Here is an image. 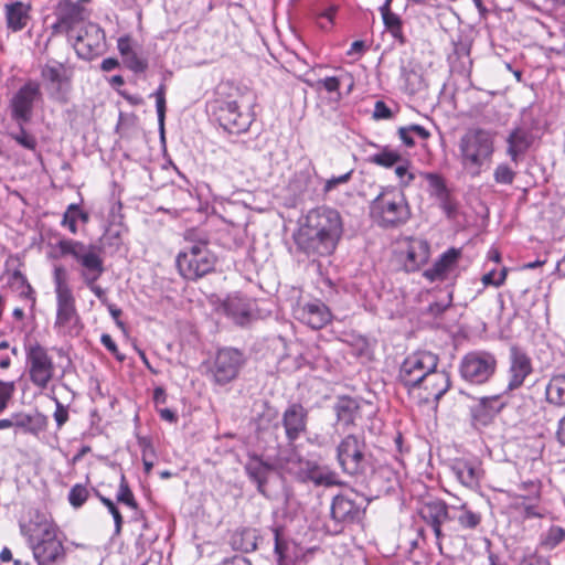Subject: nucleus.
Returning a JSON list of instances; mask_svg holds the SVG:
<instances>
[{
    "instance_id": "1",
    "label": "nucleus",
    "mask_w": 565,
    "mask_h": 565,
    "mask_svg": "<svg viewBox=\"0 0 565 565\" xmlns=\"http://www.w3.org/2000/svg\"><path fill=\"white\" fill-rule=\"evenodd\" d=\"M343 234V222L340 213L332 207L319 206L305 216L303 223L294 235L298 249L308 257L331 255Z\"/></svg>"
},
{
    "instance_id": "2",
    "label": "nucleus",
    "mask_w": 565,
    "mask_h": 565,
    "mask_svg": "<svg viewBox=\"0 0 565 565\" xmlns=\"http://www.w3.org/2000/svg\"><path fill=\"white\" fill-rule=\"evenodd\" d=\"M494 136L491 131L472 127L467 129L457 142L456 158L471 178L479 177L492 163Z\"/></svg>"
},
{
    "instance_id": "3",
    "label": "nucleus",
    "mask_w": 565,
    "mask_h": 565,
    "mask_svg": "<svg viewBox=\"0 0 565 565\" xmlns=\"http://www.w3.org/2000/svg\"><path fill=\"white\" fill-rule=\"evenodd\" d=\"M21 534L26 537L38 565H61L65 561V548L57 537L58 529L50 520L29 521L20 524Z\"/></svg>"
},
{
    "instance_id": "4",
    "label": "nucleus",
    "mask_w": 565,
    "mask_h": 565,
    "mask_svg": "<svg viewBox=\"0 0 565 565\" xmlns=\"http://www.w3.org/2000/svg\"><path fill=\"white\" fill-rule=\"evenodd\" d=\"M371 217L382 227H397L411 217V209L403 190H383L370 205Z\"/></svg>"
},
{
    "instance_id": "5",
    "label": "nucleus",
    "mask_w": 565,
    "mask_h": 565,
    "mask_svg": "<svg viewBox=\"0 0 565 565\" xmlns=\"http://www.w3.org/2000/svg\"><path fill=\"white\" fill-rule=\"evenodd\" d=\"M57 248L62 256H71L77 263L83 281L103 276L105 266L99 246L65 238L57 243Z\"/></svg>"
},
{
    "instance_id": "6",
    "label": "nucleus",
    "mask_w": 565,
    "mask_h": 565,
    "mask_svg": "<svg viewBox=\"0 0 565 565\" xmlns=\"http://www.w3.org/2000/svg\"><path fill=\"white\" fill-rule=\"evenodd\" d=\"M216 264L215 255L203 239L189 242L177 256V267L182 277L196 280L211 273Z\"/></svg>"
},
{
    "instance_id": "7",
    "label": "nucleus",
    "mask_w": 565,
    "mask_h": 565,
    "mask_svg": "<svg viewBox=\"0 0 565 565\" xmlns=\"http://www.w3.org/2000/svg\"><path fill=\"white\" fill-rule=\"evenodd\" d=\"M337 460L342 471L350 476H366L373 470L372 456L364 437L350 434L337 446Z\"/></svg>"
},
{
    "instance_id": "8",
    "label": "nucleus",
    "mask_w": 565,
    "mask_h": 565,
    "mask_svg": "<svg viewBox=\"0 0 565 565\" xmlns=\"http://www.w3.org/2000/svg\"><path fill=\"white\" fill-rule=\"evenodd\" d=\"M418 515L434 533L440 552L444 541L457 537L455 516L445 501L433 499L423 502L418 508Z\"/></svg>"
},
{
    "instance_id": "9",
    "label": "nucleus",
    "mask_w": 565,
    "mask_h": 565,
    "mask_svg": "<svg viewBox=\"0 0 565 565\" xmlns=\"http://www.w3.org/2000/svg\"><path fill=\"white\" fill-rule=\"evenodd\" d=\"M213 116L218 125L230 134L246 132L254 121V114L238 99H220L213 106Z\"/></svg>"
},
{
    "instance_id": "10",
    "label": "nucleus",
    "mask_w": 565,
    "mask_h": 565,
    "mask_svg": "<svg viewBox=\"0 0 565 565\" xmlns=\"http://www.w3.org/2000/svg\"><path fill=\"white\" fill-rule=\"evenodd\" d=\"M438 356L428 351H418L408 355L399 367L398 382L409 392L416 390L418 383L428 372L435 371Z\"/></svg>"
},
{
    "instance_id": "11",
    "label": "nucleus",
    "mask_w": 565,
    "mask_h": 565,
    "mask_svg": "<svg viewBox=\"0 0 565 565\" xmlns=\"http://www.w3.org/2000/svg\"><path fill=\"white\" fill-rule=\"evenodd\" d=\"M25 359L32 384L40 390L46 388L55 372L54 362L47 349L39 343L30 344L25 349Z\"/></svg>"
},
{
    "instance_id": "12",
    "label": "nucleus",
    "mask_w": 565,
    "mask_h": 565,
    "mask_svg": "<svg viewBox=\"0 0 565 565\" xmlns=\"http://www.w3.org/2000/svg\"><path fill=\"white\" fill-rule=\"evenodd\" d=\"M497 370L494 354L486 351H473L467 353L460 363L462 379L471 384H483L488 382Z\"/></svg>"
},
{
    "instance_id": "13",
    "label": "nucleus",
    "mask_w": 565,
    "mask_h": 565,
    "mask_svg": "<svg viewBox=\"0 0 565 565\" xmlns=\"http://www.w3.org/2000/svg\"><path fill=\"white\" fill-rule=\"evenodd\" d=\"M83 324L76 309V300L73 292L62 289L56 296V318L54 329L63 335H78Z\"/></svg>"
},
{
    "instance_id": "14",
    "label": "nucleus",
    "mask_w": 565,
    "mask_h": 565,
    "mask_svg": "<svg viewBox=\"0 0 565 565\" xmlns=\"http://www.w3.org/2000/svg\"><path fill=\"white\" fill-rule=\"evenodd\" d=\"M105 39L104 30L98 24L85 22L68 40L81 58L92 60L104 52Z\"/></svg>"
},
{
    "instance_id": "15",
    "label": "nucleus",
    "mask_w": 565,
    "mask_h": 565,
    "mask_svg": "<svg viewBox=\"0 0 565 565\" xmlns=\"http://www.w3.org/2000/svg\"><path fill=\"white\" fill-rule=\"evenodd\" d=\"M521 493L515 501V509L524 519H543L550 514V508L541 497V482L531 480L522 482Z\"/></svg>"
},
{
    "instance_id": "16",
    "label": "nucleus",
    "mask_w": 565,
    "mask_h": 565,
    "mask_svg": "<svg viewBox=\"0 0 565 565\" xmlns=\"http://www.w3.org/2000/svg\"><path fill=\"white\" fill-rule=\"evenodd\" d=\"M245 362L244 354L233 348L220 349L215 355L211 373L218 385H225L235 380Z\"/></svg>"
},
{
    "instance_id": "17",
    "label": "nucleus",
    "mask_w": 565,
    "mask_h": 565,
    "mask_svg": "<svg viewBox=\"0 0 565 565\" xmlns=\"http://www.w3.org/2000/svg\"><path fill=\"white\" fill-rule=\"evenodd\" d=\"M40 84L35 81H28L13 95L10 106L11 116L19 124H26L31 120L34 105L41 99Z\"/></svg>"
},
{
    "instance_id": "18",
    "label": "nucleus",
    "mask_w": 565,
    "mask_h": 565,
    "mask_svg": "<svg viewBox=\"0 0 565 565\" xmlns=\"http://www.w3.org/2000/svg\"><path fill=\"white\" fill-rule=\"evenodd\" d=\"M367 500L355 491L338 494L331 503V516L338 523H353L360 520Z\"/></svg>"
},
{
    "instance_id": "19",
    "label": "nucleus",
    "mask_w": 565,
    "mask_h": 565,
    "mask_svg": "<svg viewBox=\"0 0 565 565\" xmlns=\"http://www.w3.org/2000/svg\"><path fill=\"white\" fill-rule=\"evenodd\" d=\"M299 463L297 477L302 482H311L315 487L330 488L341 486L339 475L327 465H320L311 460H302L298 456L292 457Z\"/></svg>"
},
{
    "instance_id": "20",
    "label": "nucleus",
    "mask_w": 565,
    "mask_h": 565,
    "mask_svg": "<svg viewBox=\"0 0 565 565\" xmlns=\"http://www.w3.org/2000/svg\"><path fill=\"white\" fill-rule=\"evenodd\" d=\"M508 362L505 392H513L522 387L525 380L533 373V364L531 356L516 345L510 348Z\"/></svg>"
},
{
    "instance_id": "21",
    "label": "nucleus",
    "mask_w": 565,
    "mask_h": 565,
    "mask_svg": "<svg viewBox=\"0 0 565 565\" xmlns=\"http://www.w3.org/2000/svg\"><path fill=\"white\" fill-rule=\"evenodd\" d=\"M85 22L82 7L72 1H63L57 7L52 31L54 34H66L70 39Z\"/></svg>"
},
{
    "instance_id": "22",
    "label": "nucleus",
    "mask_w": 565,
    "mask_h": 565,
    "mask_svg": "<svg viewBox=\"0 0 565 565\" xmlns=\"http://www.w3.org/2000/svg\"><path fill=\"white\" fill-rule=\"evenodd\" d=\"M294 316L301 323L315 330L322 329L332 320V313L328 306L318 299L298 305L294 310Z\"/></svg>"
},
{
    "instance_id": "23",
    "label": "nucleus",
    "mask_w": 565,
    "mask_h": 565,
    "mask_svg": "<svg viewBox=\"0 0 565 565\" xmlns=\"http://www.w3.org/2000/svg\"><path fill=\"white\" fill-rule=\"evenodd\" d=\"M308 411L299 403L290 404L284 412L281 423L289 444L295 443L307 429Z\"/></svg>"
},
{
    "instance_id": "24",
    "label": "nucleus",
    "mask_w": 565,
    "mask_h": 565,
    "mask_svg": "<svg viewBox=\"0 0 565 565\" xmlns=\"http://www.w3.org/2000/svg\"><path fill=\"white\" fill-rule=\"evenodd\" d=\"M450 470L463 487L470 490L479 488L483 470L478 460L456 458L451 461Z\"/></svg>"
},
{
    "instance_id": "25",
    "label": "nucleus",
    "mask_w": 565,
    "mask_h": 565,
    "mask_svg": "<svg viewBox=\"0 0 565 565\" xmlns=\"http://www.w3.org/2000/svg\"><path fill=\"white\" fill-rule=\"evenodd\" d=\"M534 141L532 131L523 126L513 128L507 136V154L511 162L519 164Z\"/></svg>"
},
{
    "instance_id": "26",
    "label": "nucleus",
    "mask_w": 565,
    "mask_h": 565,
    "mask_svg": "<svg viewBox=\"0 0 565 565\" xmlns=\"http://www.w3.org/2000/svg\"><path fill=\"white\" fill-rule=\"evenodd\" d=\"M450 387V377L446 371H438L437 367L435 371H430L426 376L418 383L416 390H423L424 395L423 399L426 402L429 401H439L444 394Z\"/></svg>"
},
{
    "instance_id": "27",
    "label": "nucleus",
    "mask_w": 565,
    "mask_h": 565,
    "mask_svg": "<svg viewBox=\"0 0 565 565\" xmlns=\"http://www.w3.org/2000/svg\"><path fill=\"white\" fill-rule=\"evenodd\" d=\"M315 169L310 166L294 173L287 185V191L294 202L312 198L315 192Z\"/></svg>"
},
{
    "instance_id": "28",
    "label": "nucleus",
    "mask_w": 565,
    "mask_h": 565,
    "mask_svg": "<svg viewBox=\"0 0 565 565\" xmlns=\"http://www.w3.org/2000/svg\"><path fill=\"white\" fill-rule=\"evenodd\" d=\"M461 250L449 248L434 263L433 267L424 271V276L429 281L444 280L454 274L458 266Z\"/></svg>"
},
{
    "instance_id": "29",
    "label": "nucleus",
    "mask_w": 565,
    "mask_h": 565,
    "mask_svg": "<svg viewBox=\"0 0 565 565\" xmlns=\"http://www.w3.org/2000/svg\"><path fill=\"white\" fill-rule=\"evenodd\" d=\"M222 307L224 313L236 324L245 326L250 321L252 306L245 297L239 295L228 296Z\"/></svg>"
},
{
    "instance_id": "30",
    "label": "nucleus",
    "mask_w": 565,
    "mask_h": 565,
    "mask_svg": "<svg viewBox=\"0 0 565 565\" xmlns=\"http://www.w3.org/2000/svg\"><path fill=\"white\" fill-rule=\"evenodd\" d=\"M31 4L13 1L4 6L7 26L12 32L22 31L31 19Z\"/></svg>"
},
{
    "instance_id": "31",
    "label": "nucleus",
    "mask_w": 565,
    "mask_h": 565,
    "mask_svg": "<svg viewBox=\"0 0 565 565\" xmlns=\"http://www.w3.org/2000/svg\"><path fill=\"white\" fill-rule=\"evenodd\" d=\"M273 470V466L264 461L257 455H250L245 465L247 476L256 483L257 490L263 495H266V482L268 473Z\"/></svg>"
},
{
    "instance_id": "32",
    "label": "nucleus",
    "mask_w": 565,
    "mask_h": 565,
    "mask_svg": "<svg viewBox=\"0 0 565 565\" xmlns=\"http://www.w3.org/2000/svg\"><path fill=\"white\" fill-rule=\"evenodd\" d=\"M405 267L408 271L417 270L429 258V245L420 238L409 239L406 248Z\"/></svg>"
},
{
    "instance_id": "33",
    "label": "nucleus",
    "mask_w": 565,
    "mask_h": 565,
    "mask_svg": "<svg viewBox=\"0 0 565 565\" xmlns=\"http://www.w3.org/2000/svg\"><path fill=\"white\" fill-rule=\"evenodd\" d=\"M370 472L372 473L370 483L379 492H390L398 483L397 473L390 466H380L376 469L373 467V470Z\"/></svg>"
},
{
    "instance_id": "34",
    "label": "nucleus",
    "mask_w": 565,
    "mask_h": 565,
    "mask_svg": "<svg viewBox=\"0 0 565 565\" xmlns=\"http://www.w3.org/2000/svg\"><path fill=\"white\" fill-rule=\"evenodd\" d=\"M393 0H385V2L380 7V13L382 15V20L385 26V30L399 43L405 42L404 33H403V21L402 18L394 13L391 9Z\"/></svg>"
},
{
    "instance_id": "35",
    "label": "nucleus",
    "mask_w": 565,
    "mask_h": 565,
    "mask_svg": "<svg viewBox=\"0 0 565 565\" xmlns=\"http://www.w3.org/2000/svg\"><path fill=\"white\" fill-rule=\"evenodd\" d=\"M451 511L454 512L451 515L455 516L457 523V525H455L457 532H459V530L473 531L481 523V514L469 509L467 503H462L459 507H451ZM457 536H459V533H457Z\"/></svg>"
},
{
    "instance_id": "36",
    "label": "nucleus",
    "mask_w": 565,
    "mask_h": 565,
    "mask_svg": "<svg viewBox=\"0 0 565 565\" xmlns=\"http://www.w3.org/2000/svg\"><path fill=\"white\" fill-rule=\"evenodd\" d=\"M334 412L337 414L338 422L349 426L354 424L360 412V405L356 399L343 396L337 401Z\"/></svg>"
},
{
    "instance_id": "37",
    "label": "nucleus",
    "mask_w": 565,
    "mask_h": 565,
    "mask_svg": "<svg viewBox=\"0 0 565 565\" xmlns=\"http://www.w3.org/2000/svg\"><path fill=\"white\" fill-rule=\"evenodd\" d=\"M545 395L550 404L565 407V374L552 376L546 385Z\"/></svg>"
},
{
    "instance_id": "38",
    "label": "nucleus",
    "mask_w": 565,
    "mask_h": 565,
    "mask_svg": "<svg viewBox=\"0 0 565 565\" xmlns=\"http://www.w3.org/2000/svg\"><path fill=\"white\" fill-rule=\"evenodd\" d=\"M273 533L278 565H294V556L290 554V543L284 539L280 529H273Z\"/></svg>"
},
{
    "instance_id": "39",
    "label": "nucleus",
    "mask_w": 565,
    "mask_h": 565,
    "mask_svg": "<svg viewBox=\"0 0 565 565\" xmlns=\"http://www.w3.org/2000/svg\"><path fill=\"white\" fill-rule=\"evenodd\" d=\"M231 544L234 550L242 551L245 553L255 551L257 547L255 531L249 529L236 531L232 535Z\"/></svg>"
},
{
    "instance_id": "40",
    "label": "nucleus",
    "mask_w": 565,
    "mask_h": 565,
    "mask_svg": "<svg viewBox=\"0 0 565 565\" xmlns=\"http://www.w3.org/2000/svg\"><path fill=\"white\" fill-rule=\"evenodd\" d=\"M398 136L407 147H413L415 145V136L422 140H426L430 137V132L420 125H411L407 127H401L398 129Z\"/></svg>"
},
{
    "instance_id": "41",
    "label": "nucleus",
    "mask_w": 565,
    "mask_h": 565,
    "mask_svg": "<svg viewBox=\"0 0 565 565\" xmlns=\"http://www.w3.org/2000/svg\"><path fill=\"white\" fill-rule=\"evenodd\" d=\"M370 161L376 166L392 168L403 161L402 156L388 148H383L379 153L373 154Z\"/></svg>"
},
{
    "instance_id": "42",
    "label": "nucleus",
    "mask_w": 565,
    "mask_h": 565,
    "mask_svg": "<svg viewBox=\"0 0 565 565\" xmlns=\"http://www.w3.org/2000/svg\"><path fill=\"white\" fill-rule=\"evenodd\" d=\"M500 407L498 396L481 397L478 406L473 409V416L476 418L481 416L491 417L499 412Z\"/></svg>"
},
{
    "instance_id": "43",
    "label": "nucleus",
    "mask_w": 565,
    "mask_h": 565,
    "mask_svg": "<svg viewBox=\"0 0 565 565\" xmlns=\"http://www.w3.org/2000/svg\"><path fill=\"white\" fill-rule=\"evenodd\" d=\"M42 76L61 88L65 82V67L61 63L47 64L42 70Z\"/></svg>"
},
{
    "instance_id": "44",
    "label": "nucleus",
    "mask_w": 565,
    "mask_h": 565,
    "mask_svg": "<svg viewBox=\"0 0 565 565\" xmlns=\"http://www.w3.org/2000/svg\"><path fill=\"white\" fill-rule=\"evenodd\" d=\"M116 500L119 503H124L127 507L138 510V503L135 500L134 493L130 490L126 477L121 475L119 488L116 494Z\"/></svg>"
},
{
    "instance_id": "45",
    "label": "nucleus",
    "mask_w": 565,
    "mask_h": 565,
    "mask_svg": "<svg viewBox=\"0 0 565 565\" xmlns=\"http://www.w3.org/2000/svg\"><path fill=\"white\" fill-rule=\"evenodd\" d=\"M311 87L316 88L317 90L323 88L328 93H335L337 94V100L341 99V93H340V86H341V78L335 76H329L322 79L317 81L316 83H308Z\"/></svg>"
},
{
    "instance_id": "46",
    "label": "nucleus",
    "mask_w": 565,
    "mask_h": 565,
    "mask_svg": "<svg viewBox=\"0 0 565 565\" xmlns=\"http://www.w3.org/2000/svg\"><path fill=\"white\" fill-rule=\"evenodd\" d=\"M88 495L89 491L87 487L77 483L73 486L68 492V502L73 508L78 509L86 502Z\"/></svg>"
},
{
    "instance_id": "47",
    "label": "nucleus",
    "mask_w": 565,
    "mask_h": 565,
    "mask_svg": "<svg viewBox=\"0 0 565 565\" xmlns=\"http://www.w3.org/2000/svg\"><path fill=\"white\" fill-rule=\"evenodd\" d=\"M515 171H513L507 163H500L493 171V179L498 184L510 185L515 179Z\"/></svg>"
},
{
    "instance_id": "48",
    "label": "nucleus",
    "mask_w": 565,
    "mask_h": 565,
    "mask_svg": "<svg viewBox=\"0 0 565 565\" xmlns=\"http://www.w3.org/2000/svg\"><path fill=\"white\" fill-rule=\"evenodd\" d=\"M337 12L338 7L332 4L324 9L323 11L316 13L318 26L323 31H329L333 25Z\"/></svg>"
},
{
    "instance_id": "49",
    "label": "nucleus",
    "mask_w": 565,
    "mask_h": 565,
    "mask_svg": "<svg viewBox=\"0 0 565 565\" xmlns=\"http://www.w3.org/2000/svg\"><path fill=\"white\" fill-rule=\"evenodd\" d=\"M78 204H70L63 214L62 226L67 227L72 234L77 233Z\"/></svg>"
},
{
    "instance_id": "50",
    "label": "nucleus",
    "mask_w": 565,
    "mask_h": 565,
    "mask_svg": "<svg viewBox=\"0 0 565 565\" xmlns=\"http://www.w3.org/2000/svg\"><path fill=\"white\" fill-rule=\"evenodd\" d=\"M507 275L508 269L505 267H502L500 271L492 268L482 276L481 281L484 286L500 287L504 284Z\"/></svg>"
},
{
    "instance_id": "51",
    "label": "nucleus",
    "mask_w": 565,
    "mask_h": 565,
    "mask_svg": "<svg viewBox=\"0 0 565 565\" xmlns=\"http://www.w3.org/2000/svg\"><path fill=\"white\" fill-rule=\"evenodd\" d=\"M395 174L399 181L401 188L408 186L415 179V173L411 170L409 163L405 160L396 166Z\"/></svg>"
},
{
    "instance_id": "52",
    "label": "nucleus",
    "mask_w": 565,
    "mask_h": 565,
    "mask_svg": "<svg viewBox=\"0 0 565 565\" xmlns=\"http://www.w3.org/2000/svg\"><path fill=\"white\" fill-rule=\"evenodd\" d=\"M565 540V530L559 526H552L547 531L545 537L542 541V544L546 548H554L557 546L561 542Z\"/></svg>"
},
{
    "instance_id": "53",
    "label": "nucleus",
    "mask_w": 565,
    "mask_h": 565,
    "mask_svg": "<svg viewBox=\"0 0 565 565\" xmlns=\"http://www.w3.org/2000/svg\"><path fill=\"white\" fill-rule=\"evenodd\" d=\"M122 205L120 201H113L109 204L107 222L109 224V228L107 232L111 231V226H122L124 215L121 213Z\"/></svg>"
},
{
    "instance_id": "54",
    "label": "nucleus",
    "mask_w": 565,
    "mask_h": 565,
    "mask_svg": "<svg viewBox=\"0 0 565 565\" xmlns=\"http://www.w3.org/2000/svg\"><path fill=\"white\" fill-rule=\"evenodd\" d=\"M440 209L444 211L448 218H455L458 214V203L450 195L449 191L441 196L437 198Z\"/></svg>"
},
{
    "instance_id": "55",
    "label": "nucleus",
    "mask_w": 565,
    "mask_h": 565,
    "mask_svg": "<svg viewBox=\"0 0 565 565\" xmlns=\"http://www.w3.org/2000/svg\"><path fill=\"white\" fill-rule=\"evenodd\" d=\"M14 429H21L24 433H35L36 429L33 427V417L25 413H13L12 414Z\"/></svg>"
},
{
    "instance_id": "56",
    "label": "nucleus",
    "mask_w": 565,
    "mask_h": 565,
    "mask_svg": "<svg viewBox=\"0 0 565 565\" xmlns=\"http://www.w3.org/2000/svg\"><path fill=\"white\" fill-rule=\"evenodd\" d=\"M125 65L135 73H142L148 67L147 60L140 57L135 51L122 57Z\"/></svg>"
},
{
    "instance_id": "57",
    "label": "nucleus",
    "mask_w": 565,
    "mask_h": 565,
    "mask_svg": "<svg viewBox=\"0 0 565 565\" xmlns=\"http://www.w3.org/2000/svg\"><path fill=\"white\" fill-rule=\"evenodd\" d=\"M154 96L159 126L160 129L163 130L166 117V86L163 84L158 87Z\"/></svg>"
},
{
    "instance_id": "58",
    "label": "nucleus",
    "mask_w": 565,
    "mask_h": 565,
    "mask_svg": "<svg viewBox=\"0 0 565 565\" xmlns=\"http://www.w3.org/2000/svg\"><path fill=\"white\" fill-rule=\"evenodd\" d=\"M98 497H99L102 503L107 508V510L109 511V513L114 518L115 534H120L124 520H122V516H121L118 508L116 507V504L110 499L105 498V497H103L100 494H98Z\"/></svg>"
},
{
    "instance_id": "59",
    "label": "nucleus",
    "mask_w": 565,
    "mask_h": 565,
    "mask_svg": "<svg viewBox=\"0 0 565 565\" xmlns=\"http://www.w3.org/2000/svg\"><path fill=\"white\" fill-rule=\"evenodd\" d=\"M20 130L17 134H11V137L23 148L34 150L36 148V139L26 132L23 128L24 124H19Z\"/></svg>"
},
{
    "instance_id": "60",
    "label": "nucleus",
    "mask_w": 565,
    "mask_h": 565,
    "mask_svg": "<svg viewBox=\"0 0 565 565\" xmlns=\"http://www.w3.org/2000/svg\"><path fill=\"white\" fill-rule=\"evenodd\" d=\"M13 393H14V383L13 382L0 381V414H2L7 409L8 403L11 399Z\"/></svg>"
},
{
    "instance_id": "61",
    "label": "nucleus",
    "mask_w": 565,
    "mask_h": 565,
    "mask_svg": "<svg viewBox=\"0 0 565 565\" xmlns=\"http://www.w3.org/2000/svg\"><path fill=\"white\" fill-rule=\"evenodd\" d=\"M426 180L428 181L430 188L434 190L436 198H439L448 192L445 181L440 175L436 173H427Z\"/></svg>"
},
{
    "instance_id": "62",
    "label": "nucleus",
    "mask_w": 565,
    "mask_h": 565,
    "mask_svg": "<svg viewBox=\"0 0 565 565\" xmlns=\"http://www.w3.org/2000/svg\"><path fill=\"white\" fill-rule=\"evenodd\" d=\"M452 302V296L451 294H447L445 299L440 301L433 302L428 306L427 312L433 316H439L441 315L447 308L451 306Z\"/></svg>"
},
{
    "instance_id": "63",
    "label": "nucleus",
    "mask_w": 565,
    "mask_h": 565,
    "mask_svg": "<svg viewBox=\"0 0 565 565\" xmlns=\"http://www.w3.org/2000/svg\"><path fill=\"white\" fill-rule=\"evenodd\" d=\"M352 174H353V170H350L349 172H347V173H344L342 175L332 177L329 180H327L326 183H324V186H323L324 193H328V192L332 191L333 189H335L340 184L348 183L351 180Z\"/></svg>"
},
{
    "instance_id": "64",
    "label": "nucleus",
    "mask_w": 565,
    "mask_h": 565,
    "mask_svg": "<svg viewBox=\"0 0 565 565\" xmlns=\"http://www.w3.org/2000/svg\"><path fill=\"white\" fill-rule=\"evenodd\" d=\"M56 405L53 414L58 428H61L68 420V411L56 397L53 398Z\"/></svg>"
}]
</instances>
